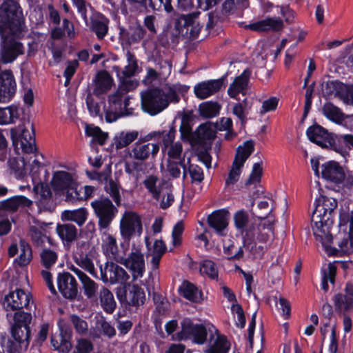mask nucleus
Listing matches in <instances>:
<instances>
[{
    "label": "nucleus",
    "mask_w": 353,
    "mask_h": 353,
    "mask_svg": "<svg viewBox=\"0 0 353 353\" xmlns=\"http://www.w3.org/2000/svg\"><path fill=\"white\" fill-rule=\"evenodd\" d=\"M92 94L96 96L103 94L108 92L113 85V79L105 70L99 72L94 79Z\"/></svg>",
    "instance_id": "a878e982"
},
{
    "label": "nucleus",
    "mask_w": 353,
    "mask_h": 353,
    "mask_svg": "<svg viewBox=\"0 0 353 353\" xmlns=\"http://www.w3.org/2000/svg\"><path fill=\"white\" fill-rule=\"evenodd\" d=\"M309 139L317 145L324 148L330 145L333 148L332 139L327 130L319 125L310 126L307 130Z\"/></svg>",
    "instance_id": "412c9836"
},
{
    "label": "nucleus",
    "mask_w": 353,
    "mask_h": 353,
    "mask_svg": "<svg viewBox=\"0 0 353 353\" xmlns=\"http://www.w3.org/2000/svg\"><path fill=\"white\" fill-rule=\"evenodd\" d=\"M275 222H259L255 228L254 222H234L235 226L245 232V236L248 238H254L256 235V239L259 242L266 243L270 234L272 233L274 229Z\"/></svg>",
    "instance_id": "0eeeda50"
},
{
    "label": "nucleus",
    "mask_w": 353,
    "mask_h": 353,
    "mask_svg": "<svg viewBox=\"0 0 353 353\" xmlns=\"http://www.w3.org/2000/svg\"><path fill=\"white\" fill-rule=\"evenodd\" d=\"M279 101V99L276 97H271L263 101L260 110V114H264L268 112L274 111L278 107Z\"/></svg>",
    "instance_id": "774afa93"
},
{
    "label": "nucleus",
    "mask_w": 353,
    "mask_h": 353,
    "mask_svg": "<svg viewBox=\"0 0 353 353\" xmlns=\"http://www.w3.org/2000/svg\"><path fill=\"white\" fill-rule=\"evenodd\" d=\"M165 171L172 179L181 176L183 180L187 179V163L185 160H167Z\"/></svg>",
    "instance_id": "c756f323"
},
{
    "label": "nucleus",
    "mask_w": 353,
    "mask_h": 353,
    "mask_svg": "<svg viewBox=\"0 0 353 353\" xmlns=\"http://www.w3.org/2000/svg\"><path fill=\"white\" fill-rule=\"evenodd\" d=\"M101 305L108 314H112L115 310L117 303L113 294L105 287H102L99 292Z\"/></svg>",
    "instance_id": "f704fd0d"
},
{
    "label": "nucleus",
    "mask_w": 353,
    "mask_h": 353,
    "mask_svg": "<svg viewBox=\"0 0 353 353\" xmlns=\"http://www.w3.org/2000/svg\"><path fill=\"white\" fill-rule=\"evenodd\" d=\"M34 131L31 124V131L23 129L21 134V145L22 150L26 153H31L35 148Z\"/></svg>",
    "instance_id": "ea45409f"
},
{
    "label": "nucleus",
    "mask_w": 353,
    "mask_h": 353,
    "mask_svg": "<svg viewBox=\"0 0 353 353\" xmlns=\"http://www.w3.org/2000/svg\"><path fill=\"white\" fill-rule=\"evenodd\" d=\"M32 316L28 312H16L14 323L11 327V336L21 348L26 350L30 344L31 330L30 324Z\"/></svg>",
    "instance_id": "20e7f679"
},
{
    "label": "nucleus",
    "mask_w": 353,
    "mask_h": 353,
    "mask_svg": "<svg viewBox=\"0 0 353 353\" xmlns=\"http://www.w3.org/2000/svg\"><path fill=\"white\" fill-rule=\"evenodd\" d=\"M250 75V72L245 70L240 76L234 79L228 90V95L230 97L236 98L240 93L245 94L244 91L248 87Z\"/></svg>",
    "instance_id": "c85d7f7f"
},
{
    "label": "nucleus",
    "mask_w": 353,
    "mask_h": 353,
    "mask_svg": "<svg viewBox=\"0 0 353 353\" xmlns=\"http://www.w3.org/2000/svg\"><path fill=\"white\" fill-rule=\"evenodd\" d=\"M21 253L19 256L14 259V263L19 267L28 265L32 259V250L29 243L25 240L21 239L19 241Z\"/></svg>",
    "instance_id": "58836bf2"
},
{
    "label": "nucleus",
    "mask_w": 353,
    "mask_h": 353,
    "mask_svg": "<svg viewBox=\"0 0 353 353\" xmlns=\"http://www.w3.org/2000/svg\"><path fill=\"white\" fill-rule=\"evenodd\" d=\"M254 148V143L253 141H247L243 145H240L237 148L232 166L225 181L227 185L234 184L239 180L241 170L245 161L253 152Z\"/></svg>",
    "instance_id": "423d86ee"
},
{
    "label": "nucleus",
    "mask_w": 353,
    "mask_h": 353,
    "mask_svg": "<svg viewBox=\"0 0 353 353\" xmlns=\"http://www.w3.org/2000/svg\"><path fill=\"white\" fill-rule=\"evenodd\" d=\"M105 189L106 192L112 197L114 202L119 205L121 201L119 185L112 179L106 178Z\"/></svg>",
    "instance_id": "13d9d810"
},
{
    "label": "nucleus",
    "mask_w": 353,
    "mask_h": 353,
    "mask_svg": "<svg viewBox=\"0 0 353 353\" xmlns=\"http://www.w3.org/2000/svg\"><path fill=\"white\" fill-rule=\"evenodd\" d=\"M16 82L10 70L0 73V103H7L16 92Z\"/></svg>",
    "instance_id": "f3484780"
},
{
    "label": "nucleus",
    "mask_w": 353,
    "mask_h": 353,
    "mask_svg": "<svg viewBox=\"0 0 353 353\" xmlns=\"http://www.w3.org/2000/svg\"><path fill=\"white\" fill-rule=\"evenodd\" d=\"M274 207V201L270 197H264L258 203L257 208L254 213V216L261 220L272 217L271 213Z\"/></svg>",
    "instance_id": "e433bc0d"
},
{
    "label": "nucleus",
    "mask_w": 353,
    "mask_h": 353,
    "mask_svg": "<svg viewBox=\"0 0 353 353\" xmlns=\"http://www.w3.org/2000/svg\"><path fill=\"white\" fill-rule=\"evenodd\" d=\"M336 272V268L332 263H329L328 265V272H325L322 279L321 282V288L325 291H327L329 288V285L327 283L328 280L330 283H334L335 276Z\"/></svg>",
    "instance_id": "680f3d73"
},
{
    "label": "nucleus",
    "mask_w": 353,
    "mask_h": 353,
    "mask_svg": "<svg viewBox=\"0 0 353 353\" xmlns=\"http://www.w3.org/2000/svg\"><path fill=\"white\" fill-rule=\"evenodd\" d=\"M33 182L36 183L33 191L37 195L40 196L41 200H48L52 196V192L48 185L41 183L38 177H33Z\"/></svg>",
    "instance_id": "09e8293b"
},
{
    "label": "nucleus",
    "mask_w": 353,
    "mask_h": 353,
    "mask_svg": "<svg viewBox=\"0 0 353 353\" xmlns=\"http://www.w3.org/2000/svg\"><path fill=\"white\" fill-rule=\"evenodd\" d=\"M116 296L125 307H138L144 303L145 295L144 290L137 284L125 283L115 288Z\"/></svg>",
    "instance_id": "39448f33"
},
{
    "label": "nucleus",
    "mask_w": 353,
    "mask_h": 353,
    "mask_svg": "<svg viewBox=\"0 0 353 353\" xmlns=\"http://www.w3.org/2000/svg\"><path fill=\"white\" fill-rule=\"evenodd\" d=\"M343 85V83L339 81H327L323 85V91L327 96L334 95L339 97Z\"/></svg>",
    "instance_id": "bf43d9fd"
},
{
    "label": "nucleus",
    "mask_w": 353,
    "mask_h": 353,
    "mask_svg": "<svg viewBox=\"0 0 353 353\" xmlns=\"http://www.w3.org/2000/svg\"><path fill=\"white\" fill-rule=\"evenodd\" d=\"M70 321L77 333L81 335L85 334L88 330V325L86 321L81 319L77 314L70 315Z\"/></svg>",
    "instance_id": "4d7b16f0"
},
{
    "label": "nucleus",
    "mask_w": 353,
    "mask_h": 353,
    "mask_svg": "<svg viewBox=\"0 0 353 353\" xmlns=\"http://www.w3.org/2000/svg\"><path fill=\"white\" fill-rule=\"evenodd\" d=\"M93 192V188L91 186L82 187L79 185H77L74 194H70V202H75L83 199H86L91 196Z\"/></svg>",
    "instance_id": "3c124183"
},
{
    "label": "nucleus",
    "mask_w": 353,
    "mask_h": 353,
    "mask_svg": "<svg viewBox=\"0 0 353 353\" xmlns=\"http://www.w3.org/2000/svg\"><path fill=\"white\" fill-rule=\"evenodd\" d=\"M339 98L346 104H353V85H348L343 83Z\"/></svg>",
    "instance_id": "69168bd1"
},
{
    "label": "nucleus",
    "mask_w": 353,
    "mask_h": 353,
    "mask_svg": "<svg viewBox=\"0 0 353 353\" xmlns=\"http://www.w3.org/2000/svg\"><path fill=\"white\" fill-rule=\"evenodd\" d=\"M180 294L192 303H201L203 300V292L192 283L185 280L179 288Z\"/></svg>",
    "instance_id": "cd10ccee"
},
{
    "label": "nucleus",
    "mask_w": 353,
    "mask_h": 353,
    "mask_svg": "<svg viewBox=\"0 0 353 353\" xmlns=\"http://www.w3.org/2000/svg\"><path fill=\"white\" fill-rule=\"evenodd\" d=\"M230 344L223 335H218L212 344L208 345L207 353H228Z\"/></svg>",
    "instance_id": "37998d69"
},
{
    "label": "nucleus",
    "mask_w": 353,
    "mask_h": 353,
    "mask_svg": "<svg viewBox=\"0 0 353 353\" xmlns=\"http://www.w3.org/2000/svg\"><path fill=\"white\" fill-rule=\"evenodd\" d=\"M185 319L187 322L185 329L188 332L189 339H192L193 343L198 345L204 344L207 341L208 336V331L205 326L203 324L194 323L189 318H185Z\"/></svg>",
    "instance_id": "b1692460"
},
{
    "label": "nucleus",
    "mask_w": 353,
    "mask_h": 353,
    "mask_svg": "<svg viewBox=\"0 0 353 353\" xmlns=\"http://www.w3.org/2000/svg\"><path fill=\"white\" fill-rule=\"evenodd\" d=\"M57 252L50 249H44L41 253V262L42 265L50 269L57 261Z\"/></svg>",
    "instance_id": "864d4df0"
},
{
    "label": "nucleus",
    "mask_w": 353,
    "mask_h": 353,
    "mask_svg": "<svg viewBox=\"0 0 353 353\" xmlns=\"http://www.w3.org/2000/svg\"><path fill=\"white\" fill-rule=\"evenodd\" d=\"M100 270L101 279L104 282L110 281L112 284L120 283L123 285L130 279L126 271L112 261H107L104 268L100 267Z\"/></svg>",
    "instance_id": "2eb2a0df"
},
{
    "label": "nucleus",
    "mask_w": 353,
    "mask_h": 353,
    "mask_svg": "<svg viewBox=\"0 0 353 353\" xmlns=\"http://www.w3.org/2000/svg\"><path fill=\"white\" fill-rule=\"evenodd\" d=\"M337 202L332 197L320 196L312 214V221H330L336 214Z\"/></svg>",
    "instance_id": "9b49d317"
},
{
    "label": "nucleus",
    "mask_w": 353,
    "mask_h": 353,
    "mask_svg": "<svg viewBox=\"0 0 353 353\" xmlns=\"http://www.w3.org/2000/svg\"><path fill=\"white\" fill-rule=\"evenodd\" d=\"M155 199L159 201L161 208L166 209L169 208L174 201L172 189L166 185V187L161 190L159 197Z\"/></svg>",
    "instance_id": "603ef678"
},
{
    "label": "nucleus",
    "mask_w": 353,
    "mask_h": 353,
    "mask_svg": "<svg viewBox=\"0 0 353 353\" xmlns=\"http://www.w3.org/2000/svg\"><path fill=\"white\" fill-rule=\"evenodd\" d=\"M245 28L257 32H279L283 29V22L280 18L268 17L249 24L246 26Z\"/></svg>",
    "instance_id": "5701e85b"
},
{
    "label": "nucleus",
    "mask_w": 353,
    "mask_h": 353,
    "mask_svg": "<svg viewBox=\"0 0 353 353\" xmlns=\"http://www.w3.org/2000/svg\"><path fill=\"white\" fill-rule=\"evenodd\" d=\"M160 150L158 143H152L141 139L132 146L130 156L135 160L145 161L150 159H154Z\"/></svg>",
    "instance_id": "f8f14e48"
},
{
    "label": "nucleus",
    "mask_w": 353,
    "mask_h": 353,
    "mask_svg": "<svg viewBox=\"0 0 353 353\" xmlns=\"http://www.w3.org/2000/svg\"><path fill=\"white\" fill-rule=\"evenodd\" d=\"M189 175L192 183H200L204 179L203 169L196 164L191 163L190 159L187 161V176Z\"/></svg>",
    "instance_id": "a18cd8bd"
},
{
    "label": "nucleus",
    "mask_w": 353,
    "mask_h": 353,
    "mask_svg": "<svg viewBox=\"0 0 353 353\" xmlns=\"http://www.w3.org/2000/svg\"><path fill=\"white\" fill-rule=\"evenodd\" d=\"M223 85V79L201 82L194 88V94L200 99H206L218 92Z\"/></svg>",
    "instance_id": "a211bd4d"
},
{
    "label": "nucleus",
    "mask_w": 353,
    "mask_h": 353,
    "mask_svg": "<svg viewBox=\"0 0 353 353\" xmlns=\"http://www.w3.org/2000/svg\"><path fill=\"white\" fill-rule=\"evenodd\" d=\"M199 110L202 117L212 118L219 113L221 105L217 102L207 101L200 104Z\"/></svg>",
    "instance_id": "c03bdc74"
},
{
    "label": "nucleus",
    "mask_w": 353,
    "mask_h": 353,
    "mask_svg": "<svg viewBox=\"0 0 353 353\" xmlns=\"http://www.w3.org/2000/svg\"><path fill=\"white\" fill-rule=\"evenodd\" d=\"M92 206L100 221H111L117 209L108 199H100L92 203Z\"/></svg>",
    "instance_id": "6ab92c4d"
},
{
    "label": "nucleus",
    "mask_w": 353,
    "mask_h": 353,
    "mask_svg": "<svg viewBox=\"0 0 353 353\" xmlns=\"http://www.w3.org/2000/svg\"><path fill=\"white\" fill-rule=\"evenodd\" d=\"M58 326L59 333L52 334L51 345L59 353H69L72 347L71 340L73 332L71 326L63 321H59Z\"/></svg>",
    "instance_id": "1a4fd4ad"
},
{
    "label": "nucleus",
    "mask_w": 353,
    "mask_h": 353,
    "mask_svg": "<svg viewBox=\"0 0 353 353\" xmlns=\"http://www.w3.org/2000/svg\"><path fill=\"white\" fill-rule=\"evenodd\" d=\"M143 184L153 199H158L162 190L166 187L164 181L159 183V179L157 176L149 175L143 181Z\"/></svg>",
    "instance_id": "c9c22d12"
},
{
    "label": "nucleus",
    "mask_w": 353,
    "mask_h": 353,
    "mask_svg": "<svg viewBox=\"0 0 353 353\" xmlns=\"http://www.w3.org/2000/svg\"><path fill=\"white\" fill-rule=\"evenodd\" d=\"M126 57L128 65L125 67L123 73L125 77H130L135 74L138 65L134 55L130 51L127 52Z\"/></svg>",
    "instance_id": "052dcab7"
},
{
    "label": "nucleus",
    "mask_w": 353,
    "mask_h": 353,
    "mask_svg": "<svg viewBox=\"0 0 353 353\" xmlns=\"http://www.w3.org/2000/svg\"><path fill=\"white\" fill-rule=\"evenodd\" d=\"M109 20L102 14H95L90 19V30L99 39H103L108 32Z\"/></svg>",
    "instance_id": "bb28decb"
},
{
    "label": "nucleus",
    "mask_w": 353,
    "mask_h": 353,
    "mask_svg": "<svg viewBox=\"0 0 353 353\" xmlns=\"http://www.w3.org/2000/svg\"><path fill=\"white\" fill-rule=\"evenodd\" d=\"M18 117V109L16 106L11 105L5 108H0V125L11 123Z\"/></svg>",
    "instance_id": "49530a36"
},
{
    "label": "nucleus",
    "mask_w": 353,
    "mask_h": 353,
    "mask_svg": "<svg viewBox=\"0 0 353 353\" xmlns=\"http://www.w3.org/2000/svg\"><path fill=\"white\" fill-rule=\"evenodd\" d=\"M85 133L87 136L93 138V142H97L99 145H103L108 137V134L101 131V130L97 126L92 125H87L85 127Z\"/></svg>",
    "instance_id": "8fccbe9b"
},
{
    "label": "nucleus",
    "mask_w": 353,
    "mask_h": 353,
    "mask_svg": "<svg viewBox=\"0 0 353 353\" xmlns=\"http://www.w3.org/2000/svg\"><path fill=\"white\" fill-rule=\"evenodd\" d=\"M84 294L89 299L95 296L98 285L89 276L82 282Z\"/></svg>",
    "instance_id": "e2e57ef3"
},
{
    "label": "nucleus",
    "mask_w": 353,
    "mask_h": 353,
    "mask_svg": "<svg viewBox=\"0 0 353 353\" xmlns=\"http://www.w3.org/2000/svg\"><path fill=\"white\" fill-rule=\"evenodd\" d=\"M185 229L183 222H176L172 232V243L174 246L181 244V236Z\"/></svg>",
    "instance_id": "0e129e2a"
},
{
    "label": "nucleus",
    "mask_w": 353,
    "mask_h": 353,
    "mask_svg": "<svg viewBox=\"0 0 353 353\" xmlns=\"http://www.w3.org/2000/svg\"><path fill=\"white\" fill-rule=\"evenodd\" d=\"M119 263L130 269L133 274L143 276L145 271V262L143 254L140 252H132L127 258H121Z\"/></svg>",
    "instance_id": "aec40b11"
},
{
    "label": "nucleus",
    "mask_w": 353,
    "mask_h": 353,
    "mask_svg": "<svg viewBox=\"0 0 353 353\" xmlns=\"http://www.w3.org/2000/svg\"><path fill=\"white\" fill-rule=\"evenodd\" d=\"M322 112L329 120L339 125H343L345 119L348 118L340 108L331 103H325L322 108ZM344 125H346V122Z\"/></svg>",
    "instance_id": "2f4dec72"
},
{
    "label": "nucleus",
    "mask_w": 353,
    "mask_h": 353,
    "mask_svg": "<svg viewBox=\"0 0 353 353\" xmlns=\"http://www.w3.org/2000/svg\"><path fill=\"white\" fill-rule=\"evenodd\" d=\"M334 222H314L315 229L314 235L316 241H319L326 250L333 243V236L331 233L332 225Z\"/></svg>",
    "instance_id": "4be33fe9"
},
{
    "label": "nucleus",
    "mask_w": 353,
    "mask_h": 353,
    "mask_svg": "<svg viewBox=\"0 0 353 353\" xmlns=\"http://www.w3.org/2000/svg\"><path fill=\"white\" fill-rule=\"evenodd\" d=\"M24 28L19 3L14 0L5 1L0 7V60L3 63H11L24 53V47L19 41Z\"/></svg>",
    "instance_id": "f257e3e1"
},
{
    "label": "nucleus",
    "mask_w": 353,
    "mask_h": 353,
    "mask_svg": "<svg viewBox=\"0 0 353 353\" xmlns=\"http://www.w3.org/2000/svg\"><path fill=\"white\" fill-rule=\"evenodd\" d=\"M139 137L137 131L121 132L114 139V144L117 149H121L127 147Z\"/></svg>",
    "instance_id": "79ce46f5"
},
{
    "label": "nucleus",
    "mask_w": 353,
    "mask_h": 353,
    "mask_svg": "<svg viewBox=\"0 0 353 353\" xmlns=\"http://www.w3.org/2000/svg\"><path fill=\"white\" fill-rule=\"evenodd\" d=\"M180 97L174 86L163 90L152 89L141 94L143 110L150 115H157L168 108L170 103H178Z\"/></svg>",
    "instance_id": "7ed1b4c3"
},
{
    "label": "nucleus",
    "mask_w": 353,
    "mask_h": 353,
    "mask_svg": "<svg viewBox=\"0 0 353 353\" xmlns=\"http://www.w3.org/2000/svg\"><path fill=\"white\" fill-rule=\"evenodd\" d=\"M57 287L62 296L69 300H74L78 294L76 279L68 272H59L57 275Z\"/></svg>",
    "instance_id": "dca6fc26"
},
{
    "label": "nucleus",
    "mask_w": 353,
    "mask_h": 353,
    "mask_svg": "<svg viewBox=\"0 0 353 353\" xmlns=\"http://www.w3.org/2000/svg\"><path fill=\"white\" fill-rule=\"evenodd\" d=\"M137 83L131 80H125L118 89L108 96V106L105 109V119L114 122L119 118L132 114L130 107V97L128 92L134 88Z\"/></svg>",
    "instance_id": "f03ea898"
},
{
    "label": "nucleus",
    "mask_w": 353,
    "mask_h": 353,
    "mask_svg": "<svg viewBox=\"0 0 353 353\" xmlns=\"http://www.w3.org/2000/svg\"><path fill=\"white\" fill-rule=\"evenodd\" d=\"M263 174V168L260 163H254L253 165L252 171L246 181L245 185L247 188L253 185L256 191L253 192V196H259L263 193V190L260 185V181Z\"/></svg>",
    "instance_id": "7c9ffc66"
},
{
    "label": "nucleus",
    "mask_w": 353,
    "mask_h": 353,
    "mask_svg": "<svg viewBox=\"0 0 353 353\" xmlns=\"http://www.w3.org/2000/svg\"><path fill=\"white\" fill-rule=\"evenodd\" d=\"M321 174L325 179L336 183H341L345 179L343 168L334 161L322 165Z\"/></svg>",
    "instance_id": "393cba45"
},
{
    "label": "nucleus",
    "mask_w": 353,
    "mask_h": 353,
    "mask_svg": "<svg viewBox=\"0 0 353 353\" xmlns=\"http://www.w3.org/2000/svg\"><path fill=\"white\" fill-rule=\"evenodd\" d=\"M1 203L4 204L9 214L16 212L20 206L29 207L32 203V201L23 196H16Z\"/></svg>",
    "instance_id": "a19ab883"
},
{
    "label": "nucleus",
    "mask_w": 353,
    "mask_h": 353,
    "mask_svg": "<svg viewBox=\"0 0 353 353\" xmlns=\"http://www.w3.org/2000/svg\"><path fill=\"white\" fill-rule=\"evenodd\" d=\"M336 138L337 143L333 142V150L345 157L353 149V134H341Z\"/></svg>",
    "instance_id": "473e14b6"
},
{
    "label": "nucleus",
    "mask_w": 353,
    "mask_h": 353,
    "mask_svg": "<svg viewBox=\"0 0 353 353\" xmlns=\"http://www.w3.org/2000/svg\"><path fill=\"white\" fill-rule=\"evenodd\" d=\"M175 129L172 127L162 139L161 150L168 157L167 160H185L183 144L175 141Z\"/></svg>",
    "instance_id": "9d476101"
},
{
    "label": "nucleus",
    "mask_w": 353,
    "mask_h": 353,
    "mask_svg": "<svg viewBox=\"0 0 353 353\" xmlns=\"http://www.w3.org/2000/svg\"><path fill=\"white\" fill-rule=\"evenodd\" d=\"M142 231V222H120L121 234L125 241H130L135 234L141 236Z\"/></svg>",
    "instance_id": "72a5a7b5"
},
{
    "label": "nucleus",
    "mask_w": 353,
    "mask_h": 353,
    "mask_svg": "<svg viewBox=\"0 0 353 353\" xmlns=\"http://www.w3.org/2000/svg\"><path fill=\"white\" fill-rule=\"evenodd\" d=\"M142 162L143 161H137L126 162L125 163V172L129 174L134 175L137 181L139 180L140 173L143 172L145 168V165Z\"/></svg>",
    "instance_id": "6e6d98bb"
},
{
    "label": "nucleus",
    "mask_w": 353,
    "mask_h": 353,
    "mask_svg": "<svg viewBox=\"0 0 353 353\" xmlns=\"http://www.w3.org/2000/svg\"><path fill=\"white\" fill-rule=\"evenodd\" d=\"M200 12H193L186 14H181L175 21L174 26L179 32L185 29V34H190L192 39L198 37L201 31L199 21Z\"/></svg>",
    "instance_id": "4468645a"
},
{
    "label": "nucleus",
    "mask_w": 353,
    "mask_h": 353,
    "mask_svg": "<svg viewBox=\"0 0 353 353\" xmlns=\"http://www.w3.org/2000/svg\"><path fill=\"white\" fill-rule=\"evenodd\" d=\"M57 233L63 241L70 243L77 238V230L76 227L70 223H57Z\"/></svg>",
    "instance_id": "4c0bfd02"
},
{
    "label": "nucleus",
    "mask_w": 353,
    "mask_h": 353,
    "mask_svg": "<svg viewBox=\"0 0 353 353\" xmlns=\"http://www.w3.org/2000/svg\"><path fill=\"white\" fill-rule=\"evenodd\" d=\"M87 211L84 208H79L76 210H65L62 213L61 218L65 221H85L87 219Z\"/></svg>",
    "instance_id": "5fc2aeb1"
},
{
    "label": "nucleus",
    "mask_w": 353,
    "mask_h": 353,
    "mask_svg": "<svg viewBox=\"0 0 353 353\" xmlns=\"http://www.w3.org/2000/svg\"><path fill=\"white\" fill-rule=\"evenodd\" d=\"M200 272L211 279L218 278V269L214 261L209 259L203 260L200 263Z\"/></svg>",
    "instance_id": "de8ad7c7"
},
{
    "label": "nucleus",
    "mask_w": 353,
    "mask_h": 353,
    "mask_svg": "<svg viewBox=\"0 0 353 353\" xmlns=\"http://www.w3.org/2000/svg\"><path fill=\"white\" fill-rule=\"evenodd\" d=\"M51 184L54 191L65 194L66 201L70 202L69 196L74 194L78 182L74 174L61 170L54 173Z\"/></svg>",
    "instance_id": "6e6552de"
},
{
    "label": "nucleus",
    "mask_w": 353,
    "mask_h": 353,
    "mask_svg": "<svg viewBox=\"0 0 353 353\" xmlns=\"http://www.w3.org/2000/svg\"><path fill=\"white\" fill-rule=\"evenodd\" d=\"M93 347V344L90 340L81 338L77 340V343L73 353H90Z\"/></svg>",
    "instance_id": "338daca9"
},
{
    "label": "nucleus",
    "mask_w": 353,
    "mask_h": 353,
    "mask_svg": "<svg viewBox=\"0 0 353 353\" xmlns=\"http://www.w3.org/2000/svg\"><path fill=\"white\" fill-rule=\"evenodd\" d=\"M32 296L23 290L17 288L6 294L3 301V307L7 312L19 310L27 307Z\"/></svg>",
    "instance_id": "ddd939ff"
}]
</instances>
